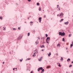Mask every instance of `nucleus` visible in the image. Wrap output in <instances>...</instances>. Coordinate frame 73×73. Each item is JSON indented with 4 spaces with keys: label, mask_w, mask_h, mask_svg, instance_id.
I'll list each match as a JSON object with an SVG mask.
<instances>
[{
    "label": "nucleus",
    "mask_w": 73,
    "mask_h": 73,
    "mask_svg": "<svg viewBox=\"0 0 73 73\" xmlns=\"http://www.w3.org/2000/svg\"><path fill=\"white\" fill-rule=\"evenodd\" d=\"M33 57H35V55H33Z\"/></svg>",
    "instance_id": "nucleus-38"
},
{
    "label": "nucleus",
    "mask_w": 73,
    "mask_h": 73,
    "mask_svg": "<svg viewBox=\"0 0 73 73\" xmlns=\"http://www.w3.org/2000/svg\"><path fill=\"white\" fill-rule=\"evenodd\" d=\"M13 30H16V29H15V28H13Z\"/></svg>",
    "instance_id": "nucleus-33"
},
{
    "label": "nucleus",
    "mask_w": 73,
    "mask_h": 73,
    "mask_svg": "<svg viewBox=\"0 0 73 73\" xmlns=\"http://www.w3.org/2000/svg\"><path fill=\"white\" fill-rule=\"evenodd\" d=\"M30 23H33V22H32V21H31L30 22Z\"/></svg>",
    "instance_id": "nucleus-37"
},
{
    "label": "nucleus",
    "mask_w": 73,
    "mask_h": 73,
    "mask_svg": "<svg viewBox=\"0 0 73 73\" xmlns=\"http://www.w3.org/2000/svg\"><path fill=\"white\" fill-rule=\"evenodd\" d=\"M44 17H46V16L45 15H44Z\"/></svg>",
    "instance_id": "nucleus-36"
},
{
    "label": "nucleus",
    "mask_w": 73,
    "mask_h": 73,
    "mask_svg": "<svg viewBox=\"0 0 73 73\" xmlns=\"http://www.w3.org/2000/svg\"><path fill=\"white\" fill-rule=\"evenodd\" d=\"M28 19H29V18H28Z\"/></svg>",
    "instance_id": "nucleus-58"
},
{
    "label": "nucleus",
    "mask_w": 73,
    "mask_h": 73,
    "mask_svg": "<svg viewBox=\"0 0 73 73\" xmlns=\"http://www.w3.org/2000/svg\"><path fill=\"white\" fill-rule=\"evenodd\" d=\"M21 36H19L17 38V40H21Z\"/></svg>",
    "instance_id": "nucleus-6"
},
{
    "label": "nucleus",
    "mask_w": 73,
    "mask_h": 73,
    "mask_svg": "<svg viewBox=\"0 0 73 73\" xmlns=\"http://www.w3.org/2000/svg\"><path fill=\"white\" fill-rule=\"evenodd\" d=\"M43 11H44V10H43Z\"/></svg>",
    "instance_id": "nucleus-52"
},
{
    "label": "nucleus",
    "mask_w": 73,
    "mask_h": 73,
    "mask_svg": "<svg viewBox=\"0 0 73 73\" xmlns=\"http://www.w3.org/2000/svg\"><path fill=\"white\" fill-rule=\"evenodd\" d=\"M62 41H65V39H64V38H63Z\"/></svg>",
    "instance_id": "nucleus-14"
},
{
    "label": "nucleus",
    "mask_w": 73,
    "mask_h": 73,
    "mask_svg": "<svg viewBox=\"0 0 73 73\" xmlns=\"http://www.w3.org/2000/svg\"><path fill=\"white\" fill-rule=\"evenodd\" d=\"M41 19H42V18L41 17H39L38 18V20L39 21L40 23H41Z\"/></svg>",
    "instance_id": "nucleus-5"
},
{
    "label": "nucleus",
    "mask_w": 73,
    "mask_h": 73,
    "mask_svg": "<svg viewBox=\"0 0 73 73\" xmlns=\"http://www.w3.org/2000/svg\"><path fill=\"white\" fill-rule=\"evenodd\" d=\"M48 57H50V55H48Z\"/></svg>",
    "instance_id": "nucleus-47"
},
{
    "label": "nucleus",
    "mask_w": 73,
    "mask_h": 73,
    "mask_svg": "<svg viewBox=\"0 0 73 73\" xmlns=\"http://www.w3.org/2000/svg\"><path fill=\"white\" fill-rule=\"evenodd\" d=\"M35 43L36 44H38V41L36 42Z\"/></svg>",
    "instance_id": "nucleus-13"
},
{
    "label": "nucleus",
    "mask_w": 73,
    "mask_h": 73,
    "mask_svg": "<svg viewBox=\"0 0 73 73\" xmlns=\"http://www.w3.org/2000/svg\"><path fill=\"white\" fill-rule=\"evenodd\" d=\"M15 68H13V70H15Z\"/></svg>",
    "instance_id": "nucleus-41"
},
{
    "label": "nucleus",
    "mask_w": 73,
    "mask_h": 73,
    "mask_svg": "<svg viewBox=\"0 0 73 73\" xmlns=\"http://www.w3.org/2000/svg\"><path fill=\"white\" fill-rule=\"evenodd\" d=\"M3 30L4 31H5V28L3 29Z\"/></svg>",
    "instance_id": "nucleus-30"
},
{
    "label": "nucleus",
    "mask_w": 73,
    "mask_h": 73,
    "mask_svg": "<svg viewBox=\"0 0 73 73\" xmlns=\"http://www.w3.org/2000/svg\"><path fill=\"white\" fill-rule=\"evenodd\" d=\"M18 29L20 30V27H18Z\"/></svg>",
    "instance_id": "nucleus-32"
},
{
    "label": "nucleus",
    "mask_w": 73,
    "mask_h": 73,
    "mask_svg": "<svg viewBox=\"0 0 73 73\" xmlns=\"http://www.w3.org/2000/svg\"><path fill=\"white\" fill-rule=\"evenodd\" d=\"M46 37H48V35L46 34Z\"/></svg>",
    "instance_id": "nucleus-29"
},
{
    "label": "nucleus",
    "mask_w": 73,
    "mask_h": 73,
    "mask_svg": "<svg viewBox=\"0 0 73 73\" xmlns=\"http://www.w3.org/2000/svg\"><path fill=\"white\" fill-rule=\"evenodd\" d=\"M59 64V65H58V66H59V67H61V65H60V63H57V64Z\"/></svg>",
    "instance_id": "nucleus-9"
},
{
    "label": "nucleus",
    "mask_w": 73,
    "mask_h": 73,
    "mask_svg": "<svg viewBox=\"0 0 73 73\" xmlns=\"http://www.w3.org/2000/svg\"><path fill=\"white\" fill-rule=\"evenodd\" d=\"M39 4H39V3H37V5H39Z\"/></svg>",
    "instance_id": "nucleus-26"
},
{
    "label": "nucleus",
    "mask_w": 73,
    "mask_h": 73,
    "mask_svg": "<svg viewBox=\"0 0 73 73\" xmlns=\"http://www.w3.org/2000/svg\"><path fill=\"white\" fill-rule=\"evenodd\" d=\"M40 48H42V46H40Z\"/></svg>",
    "instance_id": "nucleus-40"
},
{
    "label": "nucleus",
    "mask_w": 73,
    "mask_h": 73,
    "mask_svg": "<svg viewBox=\"0 0 73 73\" xmlns=\"http://www.w3.org/2000/svg\"><path fill=\"white\" fill-rule=\"evenodd\" d=\"M42 58V57H41L40 58V59H39V61H41V58Z\"/></svg>",
    "instance_id": "nucleus-10"
},
{
    "label": "nucleus",
    "mask_w": 73,
    "mask_h": 73,
    "mask_svg": "<svg viewBox=\"0 0 73 73\" xmlns=\"http://www.w3.org/2000/svg\"><path fill=\"white\" fill-rule=\"evenodd\" d=\"M33 72V71H31V73H33V72Z\"/></svg>",
    "instance_id": "nucleus-46"
},
{
    "label": "nucleus",
    "mask_w": 73,
    "mask_h": 73,
    "mask_svg": "<svg viewBox=\"0 0 73 73\" xmlns=\"http://www.w3.org/2000/svg\"><path fill=\"white\" fill-rule=\"evenodd\" d=\"M72 65H70L69 66V67H72Z\"/></svg>",
    "instance_id": "nucleus-27"
},
{
    "label": "nucleus",
    "mask_w": 73,
    "mask_h": 73,
    "mask_svg": "<svg viewBox=\"0 0 73 73\" xmlns=\"http://www.w3.org/2000/svg\"><path fill=\"white\" fill-rule=\"evenodd\" d=\"M64 20V19H61V20L60 21V22H61V21H63Z\"/></svg>",
    "instance_id": "nucleus-18"
},
{
    "label": "nucleus",
    "mask_w": 73,
    "mask_h": 73,
    "mask_svg": "<svg viewBox=\"0 0 73 73\" xmlns=\"http://www.w3.org/2000/svg\"><path fill=\"white\" fill-rule=\"evenodd\" d=\"M58 8V7H57V8Z\"/></svg>",
    "instance_id": "nucleus-51"
},
{
    "label": "nucleus",
    "mask_w": 73,
    "mask_h": 73,
    "mask_svg": "<svg viewBox=\"0 0 73 73\" xmlns=\"http://www.w3.org/2000/svg\"><path fill=\"white\" fill-rule=\"evenodd\" d=\"M16 69H17V68H16Z\"/></svg>",
    "instance_id": "nucleus-55"
},
{
    "label": "nucleus",
    "mask_w": 73,
    "mask_h": 73,
    "mask_svg": "<svg viewBox=\"0 0 73 73\" xmlns=\"http://www.w3.org/2000/svg\"><path fill=\"white\" fill-rule=\"evenodd\" d=\"M3 28H4V27H3Z\"/></svg>",
    "instance_id": "nucleus-56"
},
{
    "label": "nucleus",
    "mask_w": 73,
    "mask_h": 73,
    "mask_svg": "<svg viewBox=\"0 0 73 73\" xmlns=\"http://www.w3.org/2000/svg\"><path fill=\"white\" fill-rule=\"evenodd\" d=\"M39 11H40L41 10V8L40 7H39Z\"/></svg>",
    "instance_id": "nucleus-21"
},
{
    "label": "nucleus",
    "mask_w": 73,
    "mask_h": 73,
    "mask_svg": "<svg viewBox=\"0 0 73 73\" xmlns=\"http://www.w3.org/2000/svg\"><path fill=\"white\" fill-rule=\"evenodd\" d=\"M64 15V14L62 13L60 14L59 15V16H61V17H63V15Z\"/></svg>",
    "instance_id": "nucleus-3"
},
{
    "label": "nucleus",
    "mask_w": 73,
    "mask_h": 73,
    "mask_svg": "<svg viewBox=\"0 0 73 73\" xmlns=\"http://www.w3.org/2000/svg\"><path fill=\"white\" fill-rule=\"evenodd\" d=\"M49 68H50V66H47V67H46L47 69H49Z\"/></svg>",
    "instance_id": "nucleus-16"
},
{
    "label": "nucleus",
    "mask_w": 73,
    "mask_h": 73,
    "mask_svg": "<svg viewBox=\"0 0 73 73\" xmlns=\"http://www.w3.org/2000/svg\"><path fill=\"white\" fill-rule=\"evenodd\" d=\"M38 53V52L37 51H36V52H34V54L35 55V54H36V53L37 54V53Z\"/></svg>",
    "instance_id": "nucleus-12"
},
{
    "label": "nucleus",
    "mask_w": 73,
    "mask_h": 73,
    "mask_svg": "<svg viewBox=\"0 0 73 73\" xmlns=\"http://www.w3.org/2000/svg\"><path fill=\"white\" fill-rule=\"evenodd\" d=\"M44 72V69H43L42 70V71L41 72V73H43V72Z\"/></svg>",
    "instance_id": "nucleus-8"
},
{
    "label": "nucleus",
    "mask_w": 73,
    "mask_h": 73,
    "mask_svg": "<svg viewBox=\"0 0 73 73\" xmlns=\"http://www.w3.org/2000/svg\"><path fill=\"white\" fill-rule=\"evenodd\" d=\"M28 70V69H27V70Z\"/></svg>",
    "instance_id": "nucleus-57"
},
{
    "label": "nucleus",
    "mask_w": 73,
    "mask_h": 73,
    "mask_svg": "<svg viewBox=\"0 0 73 73\" xmlns=\"http://www.w3.org/2000/svg\"><path fill=\"white\" fill-rule=\"evenodd\" d=\"M60 60H61L62 61H63V59L62 57H61V58Z\"/></svg>",
    "instance_id": "nucleus-11"
},
{
    "label": "nucleus",
    "mask_w": 73,
    "mask_h": 73,
    "mask_svg": "<svg viewBox=\"0 0 73 73\" xmlns=\"http://www.w3.org/2000/svg\"><path fill=\"white\" fill-rule=\"evenodd\" d=\"M60 46V44H58V45H57V46Z\"/></svg>",
    "instance_id": "nucleus-17"
},
{
    "label": "nucleus",
    "mask_w": 73,
    "mask_h": 73,
    "mask_svg": "<svg viewBox=\"0 0 73 73\" xmlns=\"http://www.w3.org/2000/svg\"><path fill=\"white\" fill-rule=\"evenodd\" d=\"M58 9H59V11H60V8H58Z\"/></svg>",
    "instance_id": "nucleus-35"
},
{
    "label": "nucleus",
    "mask_w": 73,
    "mask_h": 73,
    "mask_svg": "<svg viewBox=\"0 0 73 73\" xmlns=\"http://www.w3.org/2000/svg\"><path fill=\"white\" fill-rule=\"evenodd\" d=\"M31 60V58H28L27 59V60Z\"/></svg>",
    "instance_id": "nucleus-24"
},
{
    "label": "nucleus",
    "mask_w": 73,
    "mask_h": 73,
    "mask_svg": "<svg viewBox=\"0 0 73 73\" xmlns=\"http://www.w3.org/2000/svg\"><path fill=\"white\" fill-rule=\"evenodd\" d=\"M28 0V1L30 2V1H31V0Z\"/></svg>",
    "instance_id": "nucleus-34"
},
{
    "label": "nucleus",
    "mask_w": 73,
    "mask_h": 73,
    "mask_svg": "<svg viewBox=\"0 0 73 73\" xmlns=\"http://www.w3.org/2000/svg\"><path fill=\"white\" fill-rule=\"evenodd\" d=\"M66 50H67V49H68V48H66Z\"/></svg>",
    "instance_id": "nucleus-44"
},
{
    "label": "nucleus",
    "mask_w": 73,
    "mask_h": 73,
    "mask_svg": "<svg viewBox=\"0 0 73 73\" xmlns=\"http://www.w3.org/2000/svg\"><path fill=\"white\" fill-rule=\"evenodd\" d=\"M0 19L1 20H2V19H3V17H0Z\"/></svg>",
    "instance_id": "nucleus-22"
},
{
    "label": "nucleus",
    "mask_w": 73,
    "mask_h": 73,
    "mask_svg": "<svg viewBox=\"0 0 73 73\" xmlns=\"http://www.w3.org/2000/svg\"><path fill=\"white\" fill-rule=\"evenodd\" d=\"M72 46H73V44H71L70 46L71 48H72Z\"/></svg>",
    "instance_id": "nucleus-15"
},
{
    "label": "nucleus",
    "mask_w": 73,
    "mask_h": 73,
    "mask_svg": "<svg viewBox=\"0 0 73 73\" xmlns=\"http://www.w3.org/2000/svg\"><path fill=\"white\" fill-rule=\"evenodd\" d=\"M58 6H59V5H57V7H58Z\"/></svg>",
    "instance_id": "nucleus-48"
},
{
    "label": "nucleus",
    "mask_w": 73,
    "mask_h": 73,
    "mask_svg": "<svg viewBox=\"0 0 73 73\" xmlns=\"http://www.w3.org/2000/svg\"><path fill=\"white\" fill-rule=\"evenodd\" d=\"M66 73H68V72H66Z\"/></svg>",
    "instance_id": "nucleus-54"
},
{
    "label": "nucleus",
    "mask_w": 73,
    "mask_h": 73,
    "mask_svg": "<svg viewBox=\"0 0 73 73\" xmlns=\"http://www.w3.org/2000/svg\"><path fill=\"white\" fill-rule=\"evenodd\" d=\"M0 28H1V27H0Z\"/></svg>",
    "instance_id": "nucleus-59"
},
{
    "label": "nucleus",
    "mask_w": 73,
    "mask_h": 73,
    "mask_svg": "<svg viewBox=\"0 0 73 73\" xmlns=\"http://www.w3.org/2000/svg\"><path fill=\"white\" fill-rule=\"evenodd\" d=\"M23 60V59L22 58V59H20V61L21 62L22 61V60Z\"/></svg>",
    "instance_id": "nucleus-28"
},
{
    "label": "nucleus",
    "mask_w": 73,
    "mask_h": 73,
    "mask_svg": "<svg viewBox=\"0 0 73 73\" xmlns=\"http://www.w3.org/2000/svg\"><path fill=\"white\" fill-rule=\"evenodd\" d=\"M48 55H51V52H49V53L48 54Z\"/></svg>",
    "instance_id": "nucleus-25"
},
{
    "label": "nucleus",
    "mask_w": 73,
    "mask_h": 73,
    "mask_svg": "<svg viewBox=\"0 0 73 73\" xmlns=\"http://www.w3.org/2000/svg\"><path fill=\"white\" fill-rule=\"evenodd\" d=\"M72 34H69V37H71Z\"/></svg>",
    "instance_id": "nucleus-19"
},
{
    "label": "nucleus",
    "mask_w": 73,
    "mask_h": 73,
    "mask_svg": "<svg viewBox=\"0 0 73 73\" xmlns=\"http://www.w3.org/2000/svg\"><path fill=\"white\" fill-rule=\"evenodd\" d=\"M42 47H45V46H44V45H42Z\"/></svg>",
    "instance_id": "nucleus-31"
},
{
    "label": "nucleus",
    "mask_w": 73,
    "mask_h": 73,
    "mask_svg": "<svg viewBox=\"0 0 73 73\" xmlns=\"http://www.w3.org/2000/svg\"><path fill=\"white\" fill-rule=\"evenodd\" d=\"M59 16L58 14V15H57V16Z\"/></svg>",
    "instance_id": "nucleus-49"
},
{
    "label": "nucleus",
    "mask_w": 73,
    "mask_h": 73,
    "mask_svg": "<svg viewBox=\"0 0 73 73\" xmlns=\"http://www.w3.org/2000/svg\"><path fill=\"white\" fill-rule=\"evenodd\" d=\"M68 23H69V22L68 21H67L66 22L64 23V24H65V25H67L68 24Z\"/></svg>",
    "instance_id": "nucleus-7"
},
{
    "label": "nucleus",
    "mask_w": 73,
    "mask_h": 73,
    "mask_svg": "<svg viewBox=\"0 0 73 73\" xmlns=\"http://www.w3.org/2000/svg\"><path fill=\"white\" fill-rule=\"evenodd\" d=\"M42 67H40L38 68V71H39L40 70H42Z\"/></svg>",
    "instance_id": "nucleus-4"
},
{
    "label": "nucleus",
    "mask_w": 73,
    "mask_h": 73,
    "mask_svg": "<svg viewBox=\"0 0 73 73\" xmlns=\"http://www.w3.org/2000/svg\"><path fill=\"white\" fill-rule=\"evenodd\" d=\"M72 45H73V42H72Z\"/></svg>",
    "instance_id": "nucleus-45"
},
{
    "label": "nucleus",
    "mask_w": 73,
    "mask_h": 73,
    "mask_svg": "<svg viewBox=\"0 0 73 73\" xmlns=\"http://www.w3.org/2000/svg\"><path fill=\"white\" fill-rule=\"evenodd\" d=\"M4 64V62H3V64Z\"/></svg>",
    "instance_id": "nucleus-43"
},
{
    "label": "nucleus",
    "mask_w": 73,
    "mask_h": 73,
    "mask_svg": "<svg viewBox=\"0 0 73 73\" xmlns=\"http://www.w3.org/2000/svg\"><path fill=\"white\" fill-rule=\"evenodd\" d=\"M25 23H26V22H25Z\"/></svg>",
    "instance_id": "nucleus-50"
},
{
    "label": "nucleus",
    "mask_w": 73,
    "mask_h": 73,
    "mask_svg": "<svg viewBox=\"0 0 73 73\" xmlns=\"http://www.w3.org/2000/svg\"><path fill=\"white\" fill-rule=\"evenodd\" d=\"M38 39H40V37H38Z\"/></svg>",
    "instance_id": "nucleus-39"
},
{
    "label": "nucleus",
    "mask_w": 73,
    "mask_h": 73,
    "mask_svg": "<svg viewBox=\"0 0 73 73\" xmlns=\"http://www.w3.org/2000/svg\"><path fill=\"white\" fill-rule=\"evenodd\" d=\"M59 35H61L62 36H65V34L64 33H61V32H59Z\"/></svg>",
    "instance_id": "nucleus-2"
},
{
    "label": "nucleus",
    "mask_w": 73,
    "mask_h": 73,
    "mask_svg": "<svg viewBox=\"0 0 73 73\" xmlns=\"http://www.w3.org/2000/svg\"><path fill=\"white\" fill-rule=\"evenodd\" d=\"M50 40V37H48L46 39V42L47 44H49V41Z\"/></svg>",
    "instance_id": "nucleus-1"
},
{
    "label": "nucleus",
    "mask_w": 73,
    "mask_h": 73,
    "mask_svg": "<svg viewBox=\"0 0 73 73\" xmlns=\"http://www.w3.org/2000/svg\"><path fill=\"white\" fill-rule=\"evenodd\" d=\"M68 60H69V61H70V59L69 58L68 59V60H67L68 62Z\"/></svg>",
    "instance_id": "nucleus-20"
},
{
    "label": "nucleus",
    "mask_w": 73,
    "mask_h": 73,
    "mask_svg": "<svg viewBox=\"0 0 73 73\" xmlns=\"http://www.w3.org/2000/svg\"><path fill=\"white\" fill-rule=\"evenodd\" d=\"M67 52H68V51H67Z\"/></svg>",
    "instance_id": "nucleus-53"
},
{
    "label": "nucleus",
    "mask_w": 73,
    "mask_h": 73,
    "mask_svg": "<svg viewBox=\"0 0 73 73\" xmlns=\"http://www.w3.org/2000/svg\"><path fill=\"white\" fill-rule=\"evenodd\" d=\"M42 51H44V50L43 49L42 50Z\"/></svg>",
    "instance_id": "nucleus-42"
},
{
    "label": "nucleus",
    "mask_w": 73,
    "mask_h": 73,
    "mask_svg": "<svg viewBox=\"0 0 73 73\" xmlns=\"http://www.w3.org/2000/svg\"><path fill=\"white\" fill-rule=\"evenodd\" d=\"M29 35H30V33H29L28 34V36H29Z\"/></svg>",
    "instance_id": "nucleus-23"
}]
</instances>
